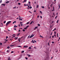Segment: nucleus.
I'll return each instance as SVG.
<instances>
[{
	"label": "nucleus",
	"instance_id": "1",
	"mask_svg": "<svg viewBox=\"0 0 60 60\" xmlns=\"http://www.w3.org/2000/svg\"><path fill=\"white\" fill-rule=\"evenodd\" d=\"M11 22V21H9L7 22V23L6 24V26H8V24H9Z\"/></svg>",
	"mask_w": 60,
	"mask_h": 60
},
{
	"label": "nucleus",
	"instance_id": "2",
	"mask_svg": "<svg viewBox=\"0 0 60 60\" xmlns=\"http://www.w3.org/2000/svg\"><path fill=\"white\" fill-rule=\"evenodd\" d=\"M34 36V34H32L31 35V36L30 37V38H31L32 37H33V36Z\"/></svg>",
	"mask_w": 60,
	"mask_h": 60
},
{
	"label": "nucleus",
	"instance_id": "3",
	"mask_svg": "<svg viewBox=\"0 0 60 60\" xmlns=\"http://www.w3.org/2000/svg\"><path fill=\"white\" fill-rule=\"evenodd\" d=\"M27 1L26 0H24V1H22V3H25V2H26Z\"/></svg>",
	"mask_w": 60,
	"mask_h": 60
},
{
	"label": "nucleus",
	"instance_id": "4",
	"mask_svg": "<svg viewBox=\"0 0 60 60\" xmlns=\"http://www.w3.org/2000/svg\"><path fill=\"white\" fill-rule=\"evenodd\" d=\"M24 48H27V47H28V46L27 45L24 46Z\"/></svg>",
	"mask_w": 60,
	"mask_h": 60
},
{
	"label": "nucleus",
	"instance_id": "5",
	"mask_svg": "<svg viewBox=\"0 0 60 60\" xmlns=\"http://www.w3.org/2000/svg\"><path fill=\"white\" fill-rule=\"evenodd\" d=\"M56 30V28H55L53 30H52V31L53 32L54 31Z\"/></svg>",
	"mask_w": 60,
	"mask_h": 60
},
{
	"label": "nucleus",
	"instance_id": "6",
	"mask_svg": "<svg viewBox=\"0 0 60 60\" xmlns=\"http://www.w3.org/2000/svg\"><path fill=\"white\" fill-rule=\"evenodd\" d=\"M37 27H38L37 26H36V27H35V28H34V30H35V29H37Z\"/></svg>",
	"mask_w": 60,
	"mask_h": 60
},
{
	"label": "nucleus",
	"instance_id": "7",
	"mask_svg": "<svg viewBox=\"0 0 60 60\" xmlns=\"http://www.w3.org/2000/svg\"><path fill=\"white\" fill-rule=\"evenodd\" d=\"M14 27H15V28H16V27H18V26H16V25H15L14 26Z\"/></svg>",
	"mask_w": 60,
	"mask_h": 60
},
{
	"label": "nucleus",
	"instance_id": "8",
	"mask_svg": "<svg viewBox=\"0 0 60 60\" xmlns=\"http://www.w3.org/2000/svg\"><path fill=\"white\" fill-rule=\"evenodd\" d=\"M18 38L17 37H15V40H17V39H18Z\"/></svg>",
	"mask_w": 60,
	"mask_h": 60
},
{
	"label": "nucleus",
	"instance_id": "9",
	"mask_svg": "<svg viewBox=\"0 0 60 60\" xmlns=\"http://www.w3.org/2000/svg\"><path fill=\"white\" fill-rule=\"evenodd\" d=\"M58 6H59V8H58V10H59V9H60V5H59Z\"/></svg>",
	"mask_w": 60,
	"mask_h": 60
},
{
	"label": "nucleus",
	"instance_id": "10",
	"mask_svg": "<svg viewBox=\"0 0 60 60\" xmlns=\"http://www.w3.org/2000/svg\"><path fill=\"white\" fill-rule=\"evenodd\" d=\"M8 60H11V58H10V57H9L8 58Z\"/></svg>",
	"mask_w": 60,
	"mask_h": 60
},
{
	"label": "nucleus",
	"instance_id": "11",
	"mask_svg": "<svg viewBox=\"0 0 60 60\" xmlns=\"http://www.w3.org/2000/svg\"><path fill=\"white\" fill-rule=\"evenodd\" d=\"M17 47H20V48H22V47H21V46H17Z\"/></svg>",
	"mask_w": 60,
	"mask_h": 60
},
{
	"label": "nucleus",
	"instance_id": "12",
	"mask_svg": "<svg viewBox=\"0 0 60 60\" xmlns=\"http://www.w3.org/2000/svg\"><path fill=\"white\" fill-rule=\"evenodd\" d=\"M19 20H21V21L22 20V19H21V18H19Z\"/></svg>",
	"mask_w": 60,
	"mask_h": 60
},
{
	"label": "nucleus",
	"instance_id": "13",
	"mask_svg": "<svg viewBox=\"0 0 60 60\" xmlns=\"http://www.w3.org/2000/svg\"><path fill=\"white\" fill-rule=\"evenodd\" d=\"M33 21H32L30 23V25H31V24H32V23H33Z\"/></svg>",
	"mask_w": 60,
	"mask_h": 60
},
{
	"label": "nucleus",
	"instance_id": "14",
	"mask_svg": "<svg viewBox=\"0 0 60 60\" xmlns=\"http://www.w3.org/2000/svg\"><path fill=\"white\" fill-rule=\"evenodd\" d=\"M1 5H4V6H5V5L4 4H2Z\"/></svg>",
	"mask_w": 60,
	"mask_h": 60
},
{
	"label": "nucleus",
	"instance_id": "15",
	"mask_svg": "<svg viewBox=\"0 0 60 60\" xmlns=\"http://www.w3.org/2000/svg\"><path fill=\"white\" fill-rule=\"evenodd\" d=\"M39 7V5H37V8H38Z\"/></svg>",
	"mask_w": 60,
	"mask_h": 60
},
{
	"label": "nucleus",
	"instance_id": "16",
	"mask_svg": "<svg viewBox=\"0 0 60 60\" xmlns=\"http://www.w3.org/2000/svg\"><path fill=\"white\" fill-rule=\"evenodd\" d=\"M24 5L25 6H28V5H26V4H24Z\"/></svg>",
	"mask_w": 60,
	"mask_h": 60
},
{
	"label": "nucleus",
	"instance_id": "17",
	"mask_svg": "<svg viewBox=\"0 0 60 60\" xmlns=\"http://www.w3.org/2000/svg\"><path fill=\"white\" fill-rule=\"evenodd\" d=\"M14 46V45H10V47H13Z\"/></svg>",
	"mask_w": 60,
	"mask_h": 60
},
{
	"label": "nucleus",
	"instance_id": "18",
	"mask_svg": "<svg viewBox=\"0 0 60 60\" xmlns=\"http://www.w3.org/2000/svg\"><path fill=\"white\" fill-rule=\"evenodd\" d=\"M58 51V50L57 49L56 50V51H55L56 52H57Z\"/></svg>",
	"mask_w": 60,
	"mask_h": 60
},
{
	"label": "nucleus",
	"instance_id": "19",
	"mask_svg": "<svg viewBox=\"0 0 60 60\" xmlns=\"http://www.w3.org/2000/svg\"><path fill=\"white\" fill-rule=\"evenodd\" d=\"M24 52V51H22V53H23Z\"/></svg>",
	"mask_w": 60,
	"mask_h": 60
},
{
	"label": "nucleus",
	"instance_id": "20",
	"mask_svg": "<svg viewBox=\"0 0 60 60\" xmlns=\"http://www.w3.org/2000/svg\"><path fill=\"white\" fill-rule=\"evenodd\" d=\"M28 49H31V47H29V48Z\"/></svg>",
	"mask_w": 60,
	"mask_h": 60
},
{
	"label": "nucleus",
	"instance_id": "21",
	"mask_svg": "<svg viewBox=\"0 0 60 60\" xmlns=\"http://www.w3.org/2000/svg\"><path fill=\"white\" fill-rule=\"evenodd\" d=\"M29 24V22H28L26 23L27 25H28V24Z\"/></svg>",
	"mask_w": 60,
	"mask_h": 60
},
{
	"label": "nucleus",
	"instance_id": "22",
	"mask_svg": "<svg viewBox=\"0 0 60 60\" xmlns=\"http://www.w3.org/2000/svg\"><path fill=\"white\" fill-rule=\"evenodd\" d=\"M41 7L42 8H44V6H42Z\"/></svg>",
	"mask_w": 60,
	"mask_h": 60
},
{
	"label": "nucleus",
	"instance_id": "23",
	"mask_svg": "<svg viewBox=\"0 0 60 60\" xmlns=\"http://www.w3.org/2000/svg\"><path fill=\"white\" fill-rule=\"evenodd\" d=\"M7 48L8 49H10V47L9 46H8L7 47Z\"/></svg>",
	"mask_w": 60,
	"mask_h": 60
},
{
	"label": "nucleus",
	"instance_id": "24",
	"mask_svg": "<svg viewBox=\"0 0 60 60\" xmlns=\"http://www.w3.org/2000/svg\"><path fill=\"white\" fill-rule=\"evenodd\" d=\"M59 21V20H58L56 22L57 23H58V21Z\"/></svg>",
	"mask_w": 60,
	"mask_h": 60
},
{
	"label": "nucleus",
	"instance_id": "25",
	"mask_svg": "<svg viewBox=\"0 0 60 60\" xmlns=\"http://www.w3.org/2000/svg\"><path fill=\"white\" fill-rule=\"evenodd\" d=\"M31 42L32 43H34V41H31Z\"/></svg>",
	"mask_w": 60,
	"mask_h": 60
},
{
	"label": "nucleus",
	"instance_id": "26",
	"mask_svg": "<svg viewBox=\"0 0 60 60\" xmlns=\"http://www.w3.org/2000/svg\"><path fill=\"white\" fill-rule=\"evenodd\" d=\"M8 3H9V1H8L7 2H6V4H8Z\"/></svg>",
	"mask_w": 60,
	"mask_h": 60
},
{
	"label": "nucleus",
	"instance_id": "27",
	"mask_svg": "<svg viewBox=\"0 0 60 60\" xmlns=\"http://www.w3.org/2000/svg\"><path fill=\"white\" fill-rule=\"evenodd\" d=\"M21 4V3H18V5H20Z\"/></svg>",
	"mask_w": 60,
	"mask_h": 60
},
{
	"label": "nucleus",
	"instance_id": "28",
	"mask_svg": "<svg viewBox=\"0 0 60 60\" xmlns=\"http://www.w3.org/2000/svg\"><path fill=\"white\" fill-rule=\"evenodd\" d=\"M25 58L26 60L28 59V58H27V57H25Z\"/></svg>",
	"mask_w": 60,
	"mask_h": 60
},
{
	"label": "nucleus",
	"instance_id": "29",
	"mask_svg": "<svg viewBox=\"0 0 60 60\" xmlns=\"http://www.w3.org/2000/svg\"><path fill=\"white\" fill-rule=\"evenodd\" d=\"M16 6H15V7L13 8V9H16Z\"/></svg>",
	"mask_w": 60,
	"mask_h": 60
},
{
	"label": "nucleus",
	"instance_id": "30",
	"mask_svg": "<svg viewBox=\"0 0 60 60\" xmlns=\"http://www.w3.org/2000/svg\"><path fill=\"white\" fill-rule=\"evenodd\" d=\"M28 56H29V57H30L31 56V55H28Z\"/></svg>",
	"mask_w": 60,
	"mask_h": 60
},
{
	"label": "nucleus",
	"instance_id": "31",
	"mask_svg": "<svg viewBox=\"0 0 60 60\" xmlns=\"http://www.w3.org/2000/svg\"><path fill=\"white\" fill-rule=\"evenodd\" d=\"M32 7L30 6V9H32Z\"/></svg>",
	"mask_w": 60,
	"mask_h": 60
},
{
	"label": "nucleus",
	"instance_id": "32",
	"mask_svg": "<svg viewBox=\"0 0 60 60\" xmlns=\"http://www.w3.org/2000/svg\"><path fill=\"white\" fill-rule=\"evenodd\" d=\"M57 16H56V17H55V19H56L57 18Z\"/></svg>",
	"mask_w": 60,
	"mask_h": 60
},
{
	"label": "nucleus",
	"instance_id": "33",
	"mask_svg": "<svg viewBox=\"0 0 60 60\" xmlns=\"http://www.w3.org/2000/svg\"><path fill=\"white\" fill-rule=\"evenodd\" d=\"M5 22H6V21H4V24H5Z\"/></svg>",
	"mask_w": 60,
	"mask_h": 60
},
{
	"label": "nucleus",
	"instance_id": "34",
	"mask_svg": "<svg viewBox=\"0 0 60 60\" xmlns=\"http://www.w3.org/2000/svg\"><path fill=\"white\" fill-rule=\"evenodd\" d=\"M14 30H15V31H16V28H14Z\"/></svg>",
	"mask_w": 60,
	"mask_h": 60
},
{
	"label": "nucleus",
	"instance_id": "35",
	"mask_svg": "<svg viewBox=\"0 0 60 60\" xmlns=\"http://www.w3.org/2000/svg\"><path fill=\"white\" fill-rule=\"evenodd\" d=\"M8 38V37L6 36V39H7Z\"/></svg>",
	"mask_w": 60,
	"mask_h": 60
},
{
	"label": "nucleus",
	"instance_id": "36",
	"mask_svg": "<svg viewBox=\"0 0 60 60\" xmlns=\"http://www.w3.org/2000/svg\"><path fill=\"white\" fill-rule=\"evenodd\" d=\"M29 27V26H27L26 27V29H27V27Z\"/></svg>",
	"mask_w": 60,
	"mask_h": 60
},
{
	"label": "nucleus",
	"instance_id": "37",
	"mask_svg": "<svg viewBox=\"0 0 60 60\" xmlns=\"http://www.w3.org/2000/svg\"><path fill=\"white\" fill-rule=\"evenodd\" d=\"M0 45H2V43H0Z\"/></svg>",
	"mask_w": 60,
	"mask_h": 60
},
{
	"label": "nucleus",
	"instance_id": "38",
	"mask_svg": "<svg viewBox=\"0 0 60 60\" xmlns=\"http://www.w3.org/2000/svg\"><path fill=\"white\" fill-rule=\"evenodd\" d=\"M20 34V33L19 34H18L17 35V36H19V35Z\"/></svg>",
	"mask_w": 60,
	"mask_h": 60
},
{
	"label": "nucleus",
	"instance_id": "39",
	"mask_svg": "<svg viewBox=\"0 0 60 60\" xmlns=\"http://www.w3.org/2000/svg\"><path fill=\"white\" fill-rule=\"evenodd\" d=\"M23 32H25V30L24 29H23Z\"/></svg>",
	"mask_w": 60,
	"mask_h": 60
},
{
	"label": "nucleus",
	"instance_id": "40",
	"mask_svg": "<svg viewBox=\"0 0 60 60\" xmlns=\"http://www.w3.org/2000/svg\"><path fill=\"white\" fill-rule=\"evenodd\" d=\"M57 37L58 38V33L57 34Z\"/></svg>",
	"mask_w": 60,
	"mask_h": 60
},
{
	"label": "nucleus",
	"instance_id": "41",
	"mask_svg": "<svg viewBox=\"0 0 60 60\" xmlns=\"http://www.w3.org/2000/svg\"><path fill=\"white\" fill-rule=\"evenodd\" d=\"M2 1L1 0H0V3H2Z\"/></svg>",
	"mask_w": 60,
	"mask_h": 60
},
{
	"label": "nucleus",
	"instance_id": "42",
	"mask_svg": "<svg viewBox=\"0 0 60 60\" xmlns=\"http://www.w3.org/2000/svg\"><path fill=\"white\" fill-rule=\"evenodd\" d=\"M7 41H5V42H4V43H5Z\"/></svg>",
	"mask_w": 60,
	"mask_h": 60
},
{
	"label": "nucleus",
	"instance_id": "43",
	"mask_svg": "<svg viewBox=\"0 0 60 60\" xmlns=\"http://www.w3.org/2000/svg\"><path fill=\"white\" fill-rule=\"evenodd\" d=\"M18 41L19 42H20V39H19V40H18Z\"/></svg>",
	"mask_w": 60,
	"mask_h": 60
},
{
	"label": "nucleus",
	"instance_id": "44",
	"mask_svg": "<svg viewBox=\"0 0 60 60\" xmlns=\"http://www.w3.org/2000/svg\"><path fill=\"white\" fill-rule=\"evenodd\" d=\"M28 3H29V4H30V1H29L28 2Z\"/></svg>",
	"mask_w": 60,
	"mask_h": 60
},
{
	"label": "nucleus",
	"instance_id": "45",
	"mask_svg": "<svg viewBox=\"0 0 60 60\" xmlns=\"http://www.w3.org/2000/svg\"><path fill=\"white\" fill-rule=\"evenodd\" d=\"M11 53H13V51H12L11 52Z\"/></svg>",
	"mask_w": 60,
	"mask_h": 60
},
{
	"label": "nucleus",
	"instance_id": "46",
	"mask_svg": "<svg viewBox=\"0 0 60 60\" xmlns=\"http://www.w3.org/2000/svg\"><path fill=\"white\" fill-rule=\"evenodd\" d=\"M26 29H26V28H24V29L25 30H26Z\"/></svg>",
	"mask_w": 60,
	"mask_h": 60
},
{
	"label": "nucleus",
	"instance_id": "47",
	"mask_svg": "<svg viewBox=\"0 0 60 60\" xmlns=\"http://www.w3.org/2000/svg\"><path fill=\"white\" fill-rule=\"evenodd\" d=\"M40 12L41 13V14H42V12H41V11H40Z\"/></svg>",
	"mask_w": 60,
	"mask_h": 60
},
{
	"label": "nucleus",
	"instance_id": "48",
	"mask_svg": "<svg viewBox=\"0 0 60 60\" xmlns=\"http://www.w3.org/2000/svg\"><path fill=\"white\" fill-rule=\"evenodd\" d=\"M54 34H56V31H54Z\"/></svg>",
	"mask_w": 60,
	"mask_h": 60
},
{
	"label": "nucleus",
	"instance_id": "49",
	"mask_svg": "<svg viewBox=\"0 0 60 60\" xmlns=\"http://www.w3.org/2000/svg\"><path fill=\"white\" fill-rule=\"evenodd\" d=\"M52 38H54V36H52Z\"/></svg>",
	"mask_w": 60,
	"mask_h": 60
},
{
	"label": "nucleus",
	"instance_id": "50",
	"mask_svg": "<svg viewBox=\"0 0 60 60\" xmlns=\"http://www.w3.org/2000/svg\"><path fill=\"white\" fill-rule=\"evenodd\" d=\"M30 8H29L28 7L27 8V9H29Z\"/></svg>",
	"mask_w": 60,
	"mask_h": 60
},
{
	"label": "nucleus",
	"instance_id": "51",
	"mask_svg": "<svg viewBox=\"0 0 60 60\" xmlns=\"http://www.w3.org/2000/svg\"><path fill=\"white\" fill-rule=\"evenodd\" d=\"M22 38H23V37H22L21 38H20V39H21Z\"/></svg>",
	"mask_w": 60,
	"mask_h": 60
},
{
	"label": "nucleus",
	"instance_id": "52",
	"mask_svg": "<svg viewBox=\"0 0 60 60\" xmlns=\"http://www.w3.org/2000/svg\"><path fill=\"white\" fill-rule=\"evenodd\" d=\"M38 26H40V25L39 24H38Z\"/></svg>",
	"mask_w": 60,
	"mask_h": 60
},
{
	"label": "nucleus",
	"instance_id": "53",
	"mask_svg": "<svg viewBox=\"0 0 60 60\" xmlns=\"http://www.w3.org/2000/svg\"><path fill=\"white\" fill-rule=\"evenodd\" d=\"M9 52V50H7V52Z\"/></svg>",
	"mask_w": 60,
	"mask_h": 60
},
{
	"label": "nucleus",
	"instance_id": "54",
	"mask_svg": "<svg viewBox=\"0 0 60 60\" xmlns=\"http://www.w3.org/2000/svg\"><path fill=\"white\" fill-rule=\"evenodd\" d=\"M52 43H54V42H52Z\"/></svg>",
	"mask_w": 60,
	"mask_h": 60
},
{
	"label": "nucleus",
	"instance_id": "55",
	"mask_svg": "<svg viewBox=\"0 0 60 60\" xmlns=\"http://www.w3.org/2000/svg\"><path fill=\"white\" fill-rule=\"evenodd\" d=\"M54 35L55 37H56V35Z\"/></svg>",
	"mask_w": 60,
	"mask_h": 60
},
{
	"label": "nucleus",
	"instance_id": "56",
	"mask_svg": "<svg viewBox=\"0 0 60 60\" xmlns=\"http://www.w3.org/2000/svg\"><path fill=\"white\" fill-rule=\"evenodd\" d=\"M5 41H8V40H7L5 39Z\"/></svg>",
	"mask_w": 60,
	"mask_h": 60
},
{
	"label": "nucleus",
	"instance_id": "57",
	"mask_svg": "<svg viewBox=\"0 0 60 60\" xmlns=\"http://www.w3.org/2000/svg\"><path fill=\"white\" fill-rule=\"evenodd\" d=\"M28 8H29L30 6H29V5L28 6Z\"/></svg>",
	"mask_w": 60,
	"mask_h": 60
},
{
	"label": "nucleus",
	"instance_id": "58",
	"mask_svg": "<svg viewBox=\"0 0 60 60\" xmlns=\"http://www.w3.org/2000/svg\"><path fill=\"white\" fill-rule=\"evenodd\" d=\"M34 42H36V41L35 40H34Z\"/></svg>",
	"mask_w": 60,
	"mask_h": 60
},
{
	"label": "nucleus",
	"instance_id": "59",
	"mask_svg": "<svg viewBox=\"0 0 60 60\" xmlns=\"http://www.w3.org/2000/svg\"><path fill=\"white\" fill-rule=\"evenodd\" d=\"M40 17L41 18H42V16H40Z\"/></svg>",
	"mask_w": 60,
	"mask_h": 60
},
{
	"label": "nucleus",
	"instance_id": "60",
	"mask_svg": "<svg viewBox=\"0 0 60 60\" xmlns=\"http://www.w3.org/2000/svg\"><path fill=\"white\" fill-rule=\"evenodd\" d=\"M36 12V10H35L34 11V12Z\"/></svg>",
	"mask_w": 60,
	"mask_h": 60
},
{
	"label": "nucleus",
	"instance_id": "61",
	"mask_svg": "<svg viewBox=\"0 0 60 60\" xmlns=\"http://www.w3.org/2000/svg\"><path fill=\"white\" fill-rule=\"evenodd\" d=\"M14 22V23H16V22L15 21Z\"/></svg>",
	"mask_w": 60,
	"mask_h": 60
},
{
	"label": "nucleus",
	"instance_id": "62",
	"mask_svg": "<svg viewBox=\"0 0 60 60\" xmlns=\"http://www.w3.org/2000/svg\"><path fill=\"white\" fill-rule=\"evenodd\" d=\"M18 32H20V30H19L18 31Z\"/></svg>",
	"mask_w": 60,
	"mask_h": 60
},
{
	"label": "nucleus",
	"instance_id": "63",
	"mask_svg": "<svg viewBox=\"0 0 60 60\" xmlns=\"http://www.w3.org/2000/svg\"><path fill=\"white\" fill-rule=\"evenodd\" d=\"M39 15H38V18H39Z\"/></svg>",
	"mask_w": 60,
	"mask_h": 60
},
{
	"label": "nucleus",
	"instance_id": "64",
	"mask_svg": "<svg viewBox=\"0 0 60 60\" xmlns=\"http://www.w3.org/2000/svg\"><path fill=\"white\" fill-rule=\"evenodd\" d=\"M60 39V37H59V39Z\"/></svg>",
	"mask_w": 60,
	"mask_h": 60
}]
</instances>
